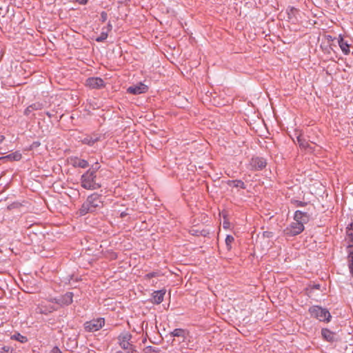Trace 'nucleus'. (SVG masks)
Returning a JSON list of instances; mask_svg holds the SVG:
<instances>
[{"label":"nucleus","instance_id":"1","mask_svg":"<svg viewBox=\"0 0 353 353\" xmlns=\"http://www.w3.org/2000/svg\"><path fill=\"white\" fill-rule=\"evenodd\" d=\"M103 207L102 195L97 193H93L88 196L86 201L82 204L79 210L81 216H84L88 213L95 212L97 209Z\"/></svg>","mask_w":353,"mask_h":353},{"label":"nucleus","instance_id":"2","mask_svg":"<svg viewBox=\"0 0 353 353\" xmlns=\"http://www.w3.org/2000/svg\"><path fill=\"white\" fill-rule=\"evenodd\" d=\"M81 185L85 190H97L101 187L97 181V174L88 170L81 176Z\"/></svg>","mask_w":353,"mask_h":353},{"label":"nucleus","instance_id":"3","mask_svg":"<svg viewBox=\"0 0 353 353\" xmlns=\"http://www.w3.org/2000/svg\"><path fill=\"white\" fill-rule=\"evenodd\" d=\"M311 315L320 321L329 322L332 318L330 312L325 309L318 305H314L309 309Z\"/></svg>","mask_w":353,"mask_h":353},{"label":"nucleus","instance_id":"4","mask_svg":"<svg viewBox=\"0 0 353 353\" xmlns=\"http://www.w3.org/2000/svg\"><path fill=\"white\" fill-rule=\"evenodd\" d=\"M132 339V334L128 332L121 333L118 336V341L120 346L123 350H128L131 353H135L137 351L134 349L133 345L130 343ZM130 353V352H128Z\"/></svg>","mask_w":353,"mask_h":353},{"label":"nucleus","instance_id":"5","mask_svg":"<svg viewBox=\"0 0 353 353\" xmlns=\"http://www.w3.org/2000/svg\"><path fill=\"white\" fill-rule=\"evenodd\" d=\"M105 325V319L99 318L86 321L84 323V328L86 332H93L99 330Z\"/></svg>","mask_w":353,"mask_h":353},{"label":"nucleus","instance_id":"6","mask_svg":"<svg viewBox=\"0 0 353 353\" xmlns=\"http://www.w3.org/2000/svg\"><path fill=\"white\" fill-rule=\"evenodd\" d=\"M304 230V225L296 221L284 230V233L288 236H294L301 234Z\"/></svg>","mask_w":353,"mask_h":353},{"label":"nucleus","instance_id":"7","mask_svg":"<svg viewBox=\"0 0 353 353\" xmlns=\"http://www.w3.org/2000/svg\"><path fill=\"white\" fill-rule=\"evenodd\" d=\"M312 214L309 210L307 212L296 210L294 213V219L304 225L305 223H307L310 220Z\"/></svg>","mask_w":353,"mask_h":353},{"label":"nucleus","instance_id":"8","mask_svg":"<svg viewBox=\"0 0 353 353\" xmlns=\"http://www.w3.org/2000/svg\"><path fill=\"white\" fill-rule=\"evenodd\" d=\"M85 85L92 89H100L104 87V81L100 77H90L86 80Z\"/></svg>","mask_w":353,"mask_h":353},{"label":"nucleus","instance_id":"9","mask_svg":"<svg viewBox=\"0 0 353 353\" xmlns=\"http://www.w3.org/2000/svg\"><path fill=\"white\" fill-rule=\"evenodd\" d=\"M73 293L68 292L59 298L54 299V302L60 305H69L72 303Z\"/></svg>","mask_w":353,"mask_h":353},{"label":"nucleus","instance_id":"10","mask_svg":"<svg viewBox=\"0 0 353 353\" xmlns=\"http://www.w3.org/2000/svg\"><path fill=\"white\" fill-rule=\"evenodd\" d=\"M148 87L143 83H139L137 85H133L130 86L127 91L128 93L132 94H139L142 93H145L148 91Z\"/></svg>","mask_w":353,"mask_h":353},{"label":"nucleus","instance_id":"11","mask_svg":"<svg viewBox=\"0 0 353 353\" xmlns=\"http://www.w3.org/2000/svg\"><path fill=\"white\" fill-rule=\"evenodd\" d=\"M250 165L255 170H261L263 169L266 165V161L263 157H253L250 161Z\"/></svg>","mask_w":353,"mask_h":353},{"label":"nucleus","instance_id":"12","mask_svg":"<svg viewBox=\"0 0 353 353\" xmlns=\"http://www.w3.org/2000/svg\"><path fill=\"white\" fill-rule=\"evenodd\" d=\"M321 335L323 338L328 342H334L338 341L336 333L332 332L327 328H323L321 330Z\"/></svg>","mask_w":353,"mask_h":353},{"label":"nucleus","instance_id":"13","mask_svg":"<svg viewBox=\"0 0 353 353\" xmlns=\"http://www.w3.org/2000/svg\"><path fill=\"white\" fill-rule=\"evenodd\" d=\"M70 163L74 168H86L89 166V163L86 160L77 157L70 158Z\"/></svg>","mask_w":353,"mask_h":353},{"label":"nucleus","instance_id":"14","mask_svg":"<svg viewBox=\"0 0 353 353\" xmlns=\"http://www.w3.org/2000/svg\"><path fill=\"white\" fill-rule=\"evenodd\" d=\"M165 294V290H163L154 291L152 294V303H156V304H160L163 301V296H164Z\"/></svg>","mask_w":353,"mask_h":353},{"label":"nucleus","instance_id":"15","mask_svg":"<svg viewBox=\"0 0 353 353\" xmlns=\"http://www.w3.org/2000/svg\"><path fill=\"white\" fill-rule=\"evenodd\" d=\"M338 43L345 54H348L350 53V45L343 39L341 35L339 37Z\"/></svg>","mask_w":353,"mask_h":353},{"label":"nucleus","instance_id":"16","mask_svg":"<svg viewBox=\"0 0 353 353\" xmlns=\"http://www.w3.org/2000/svg\"><path fill=\"white\" fill-rule=\"evenodd\" d=\"M186 334V330L181 328L174 329L172 332L170 333L171 337H181L183 339L185 338Z\"/></svg>","mask_w":353,"mask_h":353},{"label":"nucleus","instance_id":"17","mask_svg":"<svg viewBox=\"0 0 353 353\" xmlns=\"http://www.w3.org/2000/svg\"><path fill=\"white\" fill-rule=\"evenodd\" d=\"M227 184L229 186L234 187V188H240L241 189H245L246 186L243 181L241 180H229L227 182Z\"/></svg>","mask_w":353,"mask_h":353},{"label":"nucleus","instance_id":"18","mask_svg":"<svg viewBox=\"0 0 353 353\" xmlns=\"http://www.w3.org/2000/svg\"><path fill=\"white\" fill-rule=\"evenodd\" d=\"M99 140V137L94 135V137H86L82 140V143L88 145H93Z\"/></svg>","mask_w":353,"mask_h":353},{"label":"nucleus","instance_id":"19","mask_svg":"<svg viewBox=\"0 0 353 353\" xmlns=\"http://www.w3.org/2000/svg\"><path fill=\"white\" fill-rule=\"evenodd\" d=\"M350 248L348 255L349 268L350 273L353 275V245H350Z\"/></svg>","mask_w":353,"mask_h":353},{"label":"nucleus","instance_id":"20","mask_svg":"<svg viewBox=\"0 0 353 353\" xmlns=\"http://www.w3.org/2000/svg\"><path fill=\"white\" fill-rule=\"evenodd\" d=\"M21 157H22L21 154L19 152L17 151V152L10 154L3 158L8 159H10L12 161H19L21 159Z\"/></svg>","mask_w":353,"mask_h":353},{"label":"nucleus","instance_id":"21","mask_svg":"<svg viewBox=\"0 0 353 353\" xmlns=\"http://www.w3.org/2000/svg\"><path fill=\"white\" fill-rule=\"evenodd\" d=\"M11 339H14V340L18 341H19V342H21L22 343H26V342L28 341L27 337L25 336L21 335L19 333H16V334H13L11 336Z\"/></svg>","mask_w":353,"mask_h":353},{"label":"nucleus","instance_id":"22","mask_svg":"<svg viewBox=\"0 0 353 353\" xmlns=\"http://www.w3.org/2000/svg\"><path fill=\"white\" fill-rule=\"evenodd\" d=\"M296 142L299 145V146L303 149H306L307 148L309 147V143L301 136H298L296 137Z\"/></svg>","mask_w":353,"mask_h":353},{"label":"nucleus","instance_id":"23","mask_svg":"<svg viewBox=\"0 0 353 353\" xmlns=\"http://www.w3.org/2000/svg\"><path fill=\"white\" fill-rule=\"evenodd\" d=\"M1 353H16L15 350L10 346L4 345L0 347Z\"/></svg>","mask_w":353,"mask_h":353},{"label":"nucleus","instance_id":"24","mask_svg":"<svg viewBox=\"0 0 353 353\" xmlns=\"http://www.w3.org/2000/svg\"><path fill=\"white\" fill-rule=\"evenodd\" d=\"M30 105L31 108L33 110V111L40 110H42L43 108V104L41 103H39V102L34 103Z\"/></svg>","mask_w":353,"mask_h":353},{"label":"nucleus","instance_id":"25","mask_svg":"<svg viewBox=\"0 0 353 353\" xmlns=\"http://www.w3.org/2000/svg\"><path fill=\"white\" fill-rule=\"evenodd\" d=\"M234 239L232 235H228L225 238V244L228 250L231 249V244L234 241Z\"/></svg>","mask_w":353,"mask_h":353},{"label":"nucleus","instance_id":"26","mask_svg":"<svg viewBox=\"0 0 353 353\" xmlns=\"http://www.w3.org/2000/svg\"><path fill=\"white\" fill-rule=\"evenodd\" d=\"M108 36V32H102L101 35L96 38V41L97 42H103L105 41Z\"/></svg>","mask_w":353,"mask_h":353},{"label":"nucleus","instance_id":"27","mask_svg":"<svg viewBox=\"0 0 353 353\" xmlns=\"http://www.w3.org/2000/svg\"><path fill=\"white\" fill-rule=\"evenodd\" d=\"M100 165L98 162L94 163L91 165V168L88 170V171H91L92 173L96 174L97 172L99 170Z\"/></svg>","mask_w":353,"mask_h":353},{"label":"nucleus","instance_id":"28","mask_svg":"<svg viewBox=\"0 0 353 353\" xmlns=\"http://www.w3.org/2000/svg\"><path fill=\"white\" fill-rule=\"evenodd\" d=\"M292 203L295 204L296 207H303L305 206L307 204L306 202H303L297 200H293L292 201Z\"/></svg>","mask_w":353,"mask_h":353},{"label":"nucleus","instance_id":"29","mask_svg":"<svg viewBox=\"0 0 353 353\" xmlns=\"http://www.w3.org/2000/svg\"><path fill=\"white\" fill-rule=\"evenodd\" d=\"M21 205V204L19 202H14L8 206L9 209L18 208Z\"/></svg>","mask_w":353,"mask_h":353},{"label":"nucleus","instance_id":"30","mask_svg":"<svg viewBox=\"0 0 353 353\" xmlns=\"http://www.w3.org/2000/svg\"><path fill=\"white\" fill-rule=\"evenodd\" d=\"M108 19V14L103 11L101 13V21L103 23L105 22Z\"/></svg>","mask_w":353,"mask_h":353},{"label":"nucleus","instance_id":"31","mask_svg":"<svg viewBox=\"0 0 353 353\" xmlns=\"http://www.w3.org/2000/svg\"><path fill=\"white\" fill-rule=\"evenodd\" d=\"M32 112H33V110L31 108L30 105H29L25 110L24 114L26 116H30Z\"/></svg>","mask_w":353,"mask_h":353},{"label":"nucleus","instance_id":"32","mask_svg":"<svg viewBox=\"0 0 353 353\" xmlns=\"http://www.w3.org/2000/svg\"><path fill=\"white\" fill-rule=\"evenodd\" d=\"M272 232L270 231H265L263 232V236L266 238H270L272 236Z\"/></svg>","mask_w":353,"mask_h":353},{"label":"nucleus","instance_id":"33","mask_svg":"<svg viewBox=\"0 0 353 353\" xmlns=\"http://www.w3.org/2000/svg\"><path fill=\"white\" fill-rule=\"evenodd\" d=\"M50 353H62V352L60 350V349L57 346H55L50 351Z\"/></svg>","mask_w":353,"mask_h":353},{"label":"nucleus","instance_id":"34","mask_svg":"<svg viewBox=\"0 0 353 353\" xmlns=\"http://www.w3.org/2000/svg\"><path fill=\"white\" fill-rule=\"evenodd\" d=\"M41 145L40 142L39 141H34L32 145H31V148L32 149H34V148H38L39 145Z\"/></svg>","mask_w":353,"mask_h":353},{"label":"nucleus","instance_id":"35","mask_svg":"<svg viewBox=\"0 0 353 353\" xmlns=\"http://www.w3.org/2000/svg\"><path fill=\"white\" fill-rule=\"evenodd\" d=\"M347 236L349 238V241L353 243V231L347 232Z\"/></svg>","mask_w":353,"mask_h":353},{"label":"nucleus","instance_id":"36","mask_svg":"<svg viewBox=\"0 0 353 353\" xmlns=\"http://www.w3.org/2000/svg\"><path fill=\"white\" fill-rule=\"evenodd\" d=\"M157 272H150V273H148V274L146 275V276H147L148 278L150 279V278H152V277L156 276V275H157Z\"/></svg>","mask_w":353,"mask_h":353},{"label":"nucleus","instance_id":"37","mask_svg":"<svg viewBox=\"0 0 353 353\" xmlns=\"http://www.w3.org/2000/svg\"><path fill=\"white\" fill-rule=\"evenodd\" d=\"M75 1L81 5H85L88 2V0H75Z\"/></svg>","mask_w":353,"mask_h":353},{"label":"nucleus","instance_id":"38","mask_svg":"<svg viewBox=\"0 0 353 353\" xmlns=\"http://www.w3.org/2000/svg\"><path fill=\"white\" fill-rule=\"evenodd\" d=\"M112 28V26L111 23L108 22V26H107V31L106 32H108L111 31Z\"/></svg>","mask_w":353,"mask_h":353},{"label":"nucleus","instance_id":"39","mask_svg":"<svg viewBox=\"0 0 353 353\" xmlns=\"http://www.w3.org/2000/svg\"><path fill=\"white\" fill-rule=\"evenodd\" d=\"M147 348H148V349H150V350L151 351H152L153 352H156V353L159 352V350H156V348H155V347H152V346H148Z\"/></svg>","mask_w":353,"mask_h":353},{"label":"nucleus","instance_id":"40","mask_svg":"<svg viewBox=\"0 0 353 353\" xmlns=\"http://www.w3.org/2000/svg\"><path fill=\"white\" fill-rule=\"evenodd\" d=\"M223 228H228V226H229V222H228V221H224V222L223 223Z\"/></svg>","mask_w":353,"mask_h":353},{"label":"nucleus","instance_id":"41","mask_svg":"<svg viewBox=\"0 0 353 353\" xmlns=\"http://www.w3.org/2000/svg\"><path fill=\"white\" fill-rule=\"evenodd\" d=\"M320 287H321V285L319 284H314L313 285L312 288L319 290Z\"/></svg>","mask_w":353,"mask_h":353},{"label":"nucleus","instance_id":"42","mask_svg":"<svg viewBox=\"0 0 353 353\" xmlns=\"http://www.w3.org/2000/svg\"><path fill=\"white\" fill-rule=\"evenodd\" d=\"M41 313H43V314H47V310H43L42 309H41Z\"/></svg>","mask_w":353,"mask_h":353},{"label":"nucleus","instance_id":"43","mask_svg":"<svg viewBox=\"0 0 353 353\" xmlns=\"http://www.w3.org/2000/svg\"><path fill=\"white\" fill-rule=\"evenodd\" d=\"M125 215H126V214H125V212H122V213L121 214V217H124Z\"/></svg>","mask_w":353,"mask_h":353},{"label":"nucleus","instance_id":"44","mask_svg":"<svg viewBox=\"0 0 353 353\" xmlns=\"http://www.w3.org/2000/svg\"><path fill=\"white\" fill-rule=\"evenodd\" d=\"M46 115H48L49 117H51V114L49 112H47Z\"/></svg>","mask_w":353,"mask_h":353},{"label":"nucleus","instance_id":"45","mask_svg":"<svg viewBox=\"0 0 353 353\" xmlns=\"http://www.w3.org/2000/svg\"><path fill=\"white\" fill-rule=\"evenodd\" d=\"M327 39H328V40H332V37H331V36H328V37H327Z\"/></svg>","mask_w":353,"mask_h":353},{"label":"nucleus","instance_id":"46","mask_svg":"<svg viewBox=\"0 0 353 353\" xmlns=\"http://www.w3.org/2000/svg\"><path fill=\"white\" fill-rule=\"evenodd\" d=\"M203 232H205V231H202V232H201V235H203V236H205V233H203Z\"/></svg>","mask_w":353,"mask_h":353},{"label":"nucleus","instance_id":"47","mask_svg":"<svg viewBox=\"0 0 353 353\" xmlns=\"http://www.w3.org/2000/svg\"><path fill=\"white\" fill-rule=\"evenodd\" d=\"M3 139V136H1V139H0V141H1Z\"/></svg>","mask_w":353,"mask_h":353}]
</instances>
